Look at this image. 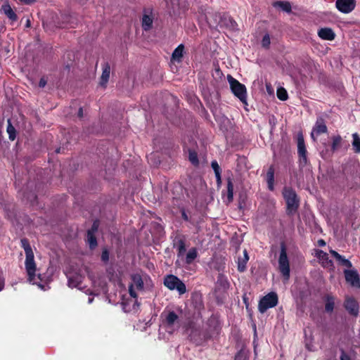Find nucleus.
Wrapping results in <instances>:
<instances>
[{
	"instance_id": "37",
	"label": "nucleus",
	"mask_w": 360,
	"mask_h": 360,
	"mask_svg": "<svg viewBox=\"0 0 360 360\" xmlns=\"http://www.w3.org/2000/svg\"><path fill=\"white\" fill-rule=\"evenodd\" d=\"M211 166H212V168L213 169L215 174H218V173L221 172L220 167L216 160H214L212 162Z\"/></svg>"
},
{
	"instance_id": "9",
	"label": "nucleus",
	"mask_w": 360,
	"mask_h": 360,
	"mask_svg": "<svg viewBox=\"0 0 360 360\" xmlns=\"http://www.w3.org/2000/svg\"><path fill=\"white\" fill-rule=\"evenodd\" d=\"M328 131L326 124L322 117H319L312 129L311 137L314 141L316 140V136L321 134H325Z\"/></svg>"
},
{
	"instance_id": "15",
	"label": "nucleus",
	"mask_w": 360,
	"mask_h": 360,
	"mask_svg": "<svg viewBox=\"0 0 360 360\" xmlns=\"http://www.w3.org/2000/svg\"><path fill=\"white\" fill-rule=\"evenodd\" d=\"M345 307L352 315L356 316L358 314L359 306L356 301L353 298L347 297L345 302Z\"/></svg>"
},
{
	"instance_id": "32",
	"label": "nucleus",
	"mask_w": 360,
	"mask_h": 360,
	"mask_svg": "<svg viewBox=\"0 0 360 360\" xmlns=\"http://www.w3.org/2000/svg\"><path fill=\"white\" fill-rule=\"evenodd\" d=\"M275 6H278L283 11L290 12L291 11V5L289 2L287 1H277L275 3Z\"/></svg>"
},
{
	"instance_id": "31",
	"label": "nucleus",
	"mask_w": 360,
	"mask_h": 360,
	"mask_svg": "<svg viewBox=\"0 0 360 360\" xmlns=\"http://www.w3.org/2000/svg\"><path fill=\"white\" fill-rule=\"evenodd\" d=\"M6 131L8 134L9 139L13 141L16 137V134H15L16 131H15V127L12 125L10 120H8V125H7Z\"/></svg>"
},
{
	"instance_id": "51",
	"label": "nucleus",
	"mask_w": 360,
	"mask_h": 360,
	"mask_svg": "<svg viewBox=\"0 0 360 360\" xmlns=\"http://www.w3.org/2000/svg\"><path fill=\"white\" fill-rule=\"evenodd\" d=\"M94 298L93 297H89L88 302L91 304L93 302Z\"/></svg>"
},
{
	"instance_id": "47",
	"label": "nucleus",
	"mask_w": 360,
	"mask_h": 360,
	"mask_svg": "<svg viewBox=\"0 0 360 360\" xmlns=\"http://www.w3.org/2000/svg\"><path fill=\"white\" fill-rule=\"evenodd\" d=\"M22 2H24L25 4H32L35 1V0H20Z\"/></svg>"
},
{
	"instance_id": "14",
	"label": "nucleus",
	"mask_w": 360,
	"mask_h": 360,
	"mask_svg": "<svg viewBox=\"0 0 360 360\" xmlns=\"http://www.w3.org/2000/svg\"><path fill=\"white\" fill-rule=\"evenodd\" d=\"M102 74L101 76L100 85L103 87H106L108 82L110 74V66L108 63H104L102 65Z\"/></svg>"
},
{
	"instance_id": "3",
	"label": "nucleus",
	"mask_w": 360,
	"mask_h": 360,
	"mask_svg": "<svg viewBox=\"0 0 360 360\" xmlns=\"http://www.w3.org/2000/svg\"><path fill=\"white\" fill-rule=\"evenodd\" d=\"M227 81L232 93L244 104L247 105V90L244 84L240 83L231 75H227Z\"/></svg>"
},
{
	"instance_id": "13",
	"label": "nucleus",
	"mask_w": 360,
	"mask_h": 360,
	"mask_svg": "<svg viewBox=\"0 0 360 360\" xmlns=\"http://www.w3.org/2000/svg\"><path fill=\"white\" fill-rule=\"evenodd\" d=\"M316 257L319 259L321 265L324 268H328L330 269H333V262L328 257V255L326 252H323L321 250H318L316 254Z\"/></svg>"
},
{
	"instance_id": "43",
	"label": "nucleus",
	"mask_w": 360,
	"mask_h": 360,
	"mask_svg": "<svg viewBox=\"0 0 360 360\" xmlns=\"http://www.w3.org/2000/svg\"><path fill=\"white\" fill-rule=\"evenodd\" d=\"M46 83H47L46 80L44 77H42L39 80V86L41 88H44L46 86Z\"/></svg>"
},
{
	"instance_id": "40",
	"label": "nucleus",
	"mask_w": 360,
	"mask_h": 360,
	"mask_svg": "<svg viewBox=\"0 0 360 360\" xmlns=\"http://www.w3.org/2000/svg\"><path fill=\"white\" fill-rule=\"evenodd\" d=\"M340 360H352V359L349 354H347L344 351H342L340 356Z\"/></svg>"
},
{
	"instance_id": "42",
	"label": "nucleus",
	"mask_w": 360,
	"mask_h": 360,
	"mask_svg": "<svg viewBox=\"0 0 360 360\" xmlns=\"http://www.w3.org/2000/svg\"><path fill=\"white\" fill-rule=\"evenodd\" d=\"M65 21H63V22H61V23H60V22H58V25H57V27H60V28L66 27V26H67V23L69 22V20H68V19H69V18H70V17H68V16H65Z\"/></svg>"
},
{
	"instance_id": "27",
	"label": "nucleus",
	"mask_w": 360,
	"mask_h": 360,
	"mask_svg": "<svg viewBox=\"0 0 360 360\" xmlns=\"http://www.w3.org/2000/svg\"><path fill=\"white\" fill-rule=\"evenodd\" d=\"M335 298L333 296L327 295L326 297L325 309L327 312H332L334 309Z\"/></svg>"
},
{
	"instance_id": "22",
	"label": "nucleus",
	"mask_w": 360,
	"mask_h": 360,
	"mask_svg": "<svg viewBox=\"0 0 360 360\" xmlns=\"http://www.w3.org/2000/svg\"><path fill=\"white\" fill-rule=\"evenodd\" d=\"M330 253L340 262V264L348 268L352 267V263L348 259L340 255L338 252L333 250H330Z\"/></svg>"
},
{
	"instance_id": "52",
	"label": "nucleus",
	"mask_w": 360,
	"mask_h": 360,
	"mask_svg": "<svg viewBox=\"0 0 360 360\" xmlns=\"http://www.w3.org/2000/svg\"><path fill=\"white\" fill-rule=\"evenodd\" d=\"M60 152V149L56 150V153H58Z\"/></svg>"
},
{
	"instance_id": "11",
	"label": "nucleus",
	"mask_w": 360,
	"mask_h": 360,
	"mask_svg": "<svg viewBox=\"0 0 360 360\" xmlns=\"http://www.w3.org/2000/svg\"><path fill=\"white\" fill-rule=\"evenodd\" d=\"M356 5L355 0H336V8L343 13H349L352 12Z\"/></svg>"
},
{
	"instance_id": "1",
	"label": "nucleus",
	"mask_w": 360,
	"mask_h": 360,
	"mask_svg": "<svg viewBox=\"0 0 360 360\" xmlns=\"http://www.w3.org/2000/svg\"><path fill=\"white\" fill-rule=\"evenodd\" d=\"M22 247L25 252V269L27 274V281L33 284L38 285L40 288L44 289V286L41 284L42 278L40 274H36L37 266L34 262V252L32 248L25 238L21 240Z\"/></svg>"
},
{
	"instance_id": "19",
	"label": "nucleus",
	"mask_w": 360,
	"mask_h": 360,
	"mask_svg": "<svg viewBox=\"0 0 360 360\" xmlns=\"http://www.w3.org/2000/svg\"><path fill=\"white\" fill-rule=\"evenodd\" d=\"M184 52V46L179 44L173 51L172 55V60L180 62L183 58Z\"/></svg>"
},
{
	"instance_id": "8",
	"label": "nucleus",
	"mask_w": 360,
	"mask_h": 360,
	"mask_svg": "<svg viewBox=\"0 0 360 360\" xmlns=\"http://www.w3.org/2000/svg\"><path fill=\"white\" fill-rule=\"evenodd\" d=\"M297 153L300 157V165L304 167L307 165V157L304 140L302 134L297 136Z\"/></svg>"
},
{
	"instance_id": "46",
	"label": "nucleus",
	"mask_w": 360,
	"mask_h": 360,
	"mask_svg": "<svg viewBox=\"0 0 360 360\" xmlns=\"http://www.w3.org/2000/svg\"><path fill=\"white\" fill-rule=\"evenodd\" d=\"M78 117L82 118L83 117V109L80 108L78 111Z\"/></svg>"
},
{
	"instance_id": "7",
	"label": "nucleus",
	"mask_w": 360,
	"mask_h": 360,
	"mask_svg": "<svg viewBox=\"0 0 360 360\" xmlns=\"http://www.w3.org/2000/svg\"><path fill=\"white\" fill-rule=\"evenodd\" d=\"M164 323L169 333L174 332L180 327L179 317L174 311H169L165 314Z\"/></svg>"
},
{
	"instance_id": "45",
	"label": "nucleus",
	"mask_w": 360,
	"mask_h": 360,
	"mask_svg": "<svg viewBox=\"0 0 360 360\" xmlns=\"http://www.w3.org/2000/svg\"><path fill=\"white\" fill-rule=\"evenodd\" d=\"M318 244L319 246H325L326 242L323 239H320L318 240Z\"/></svg>"
},
{
	"instance_id": "29",
	"label": "nucleus",
	"mask_w": 360,
	"mask_h": 360,
	"mask_svg": "<svg viewBox=\"0 0 360 360\" xmlns=\"http://www.w3.org/2000/svg\"><path fill=\"white\" fill-rule=\"evenodd\" d=\"M352 146L356 153H360V137L357 133L352 134Z\"/></svg>"
},
{
	"instance_id": "18",
	"label": "nucleus",
	"mask_w": 360,
	"mask_h": 360,
	"mask_svg": "<svg viewBox=\"0 0 360 360\" xmlns=\"http://www.w3.org/2000/svg\"><path fill=\"white\" fill-rule=\"evenodd\" d=\"M266 182L268 185V188L270 191H274V168L273 166H271L266 173Z\"/></svg>"
},
{
	"instance_id": "6",
	"label": "nucleus",
	"mask_w": 360,
	"mask_h": 360,
	"mask_svg": "<svg viewBox=\"0 0 360 360\" xmlns=\"http://www.w3.org/2000/svg\"><path fill=\"white\" fill-rule=\"evenodd\" d=\"M278 266L279 270L284 277L288 281L290 278V265L289 261L287 256L286 250L284 245L281 246L280 256L278 259Z\"/></svg>"
},
{
	"instance_id": "25",
	"label": "nucleus",
	"mask_w": 360,
	"mask_h": 360,
	"mask_svg": "<svg viewBox=\"0 0 360 360\" xmlns=\"http://www.w3.org/2000/svg\"><path fill=\"white\" fill-rule=\"evenodd\" d=\"M153 25V18L151 16L144 15L142 18V27L144 30L148 31L151 29Z\"/></svg>"
},
{
	"instance_id": "44",
	"label": "nucleus",
	"mask_w": 360,
	"mask_h": 360,
	"mask_svg": "<svg viewBox=\"0 0 360 360\" xmlns=\"http://www.w3.org/2000/svg\"><path fill=\"white\" fill-rule=\"evenodd\" d=\"M217 183L218 185L221 184V172L218 173V174H215Z\"/></svg>"
},
{
	"instance_id": "38",
	"label": "nucleus",
	"mask_w": 360,
	"mask_h": 360,
	"mask_svg": "<svg viewBox=\"0 0 360 360\" xmlns=\"http://www.w3.org/2000/svg\"><path fill=\"white\" fill-rule=\"evenodd\" d=\"M101 260L103 262H105V263H107L108 262V260H109V252H108L107 249H104L102 251Z\"/></svg>"
},
{
	"instance_id": "17",
	"label": "nucleus",
	"mask_w": 360,
	"mask_h": 360,
	"mask_svg": "<svg viewBox=\"0 0 360 360\" xmlns=\"http://www.w3.org/2000/svg\"><path fill=\"white\" fill-rule=\"evenodd\" d=\"M82 276L79 274H73L68 276V286L70 288H77L81 289Z\"/></svg>"
},
{
	"instance_id": "30",
	"label": "nucleus",
	"mask_w": 360,
	"mask_h": 360,
	"mask_svg": "<svg viewBox=\"0 0 360 360\" xmlns=\"http://www.w3.org/2000/svg\"><path fill=\"white\" fill-rule=\"evenodd\" d=\"M342 137L340 135H337L333 137V142L331 145V149L333 151L337 150L341 147Z\"/></svg>"
},
{
	"instance_id": "39",
	"label": "nucleus",
	"mask_w": 360,
	"mask_h": 360,
	"mask_svg": "<svg viewBox=\"0 0 360 360\" xmlns=\"http://www.w3.org/2000/svg\"><path fill=\"white\" fill-rule=\"evenodd\" d=\"M5 281L3 276V272L0 269V291H1L4 288Z\"/></svg>"
},
{
	"instance_id": "2",
	"label": "nucleus",
	"mask_w": 360,
	"mask_h": 360,
	"mask_svg": "<svg viewBox=\"0 0 360 360\" xmlns=\"http://www.w3.org/2000/svg\"><path fill=\"white\" fill-rule=\"evenodd\" d=\"M283 196L286 202V212L289 215L295 214L300 206V199L295 191L290 187H284Z\"/></svg>"
},
{
	"instance_id": "24",
	"label": "nucleus",
	"mask_w": 360,
	"mask_h": 360,
	"mask_svg": "<svg viewBox=\"0 0 360 360\" xmlns=\"http://www.w3.org/2000/svg\"><path fill=\"white\" fill-rule=\"evenodd\" d=\"M198 257V252L195 248L188 250L186 255L185 262L187 264H191Z\"/></svg>"
},
{
	"instance_id": "10",
	"label": "nucleus",
	"mask_w": 360,
	"mask_h": 360,
	"mask_svg": "<svg viewBox=\"0 0 360 360\" xmlns=\"http://www.w3.org/2000/svg\"><path fill=\"white\" fill-rule=\"evenodd\" d=\"M131 280L132 283L129 286V291L130 295L132 297L136 298L137 295L134 291V289L138 290H142L143 288V281L141 275L138 274L132 275Z\"/></svg>"
},
{
	"instance_id": "35",
	"label": "nucleus",
	"mask_w": 360,
	"mask_h": 360,
	"mask_svg": "<svg viewBox=\"0 0 360 360\" xmlns=\"http://www.w3.org/2000/svg\"><path fill=\"white\" fill-rule=\"evenodd\" d=\"M189 160L194 165H197L198 164V155L195 152H193V151L189 152Z\"/></svg>"
},
{
	"instance_id": "48",
	"label": "nucleus",
	"mask_w": 360,
	"mask_h": 360,
	"mask_svg": "<svg viewBox=\"0 0 360 360\" xmlns=\"http://www.w3.org/2000/svg\"><path fill=\"white\" fill-rule=\"evenodd\" d=\"M182 217L186 221L188 220V217L184 211L182 212Z\"/></svg>"
},
{
	"instance_id": "12",
	"label": "nucleus",
	"mask_w": 360,
	"mask_h": 360,
	"mask_svg": "<svg viewBox=\"0 0 360 360\" xmlns=\"http://www.w3.org/2000/svg\"><path fill=\"white\" fill-rule=\"evenodd\" d=\"M345 276L347 283L353 287H360L359 274L354 270H345Z\"/></svg>"
},
{
	"instance_id": "41",
	"label": "nucleus",
	"mask_w": 360,
	"mask_h": 360,
	"mask_svg": "<svg viewBox=\"0 0 360 360\" xmlns=\"http://www.w3.org/2000/svg\"><path fill=\"white\" fill-rule=\"evenodd\" d=\"M98 224L96 222H94L91 228L89 230H88L87 233H91L92 234H95V233L98 230Z\"/></svg>"
},
{
	"instance_id": "26",
	"label": "nucleus",
	"mask_w": 360,
	"mask_h": 360,
	"mask_svg": "<svg viewBox=\"0 0 360 360\" xmlns=\"http://www.w3.org/2000/svg\"><path fill=\"white\" fill-rule=\"evenodd\" d=\"M86 243H88L89 248L91 250L95 249L98 245L95 234H92L91 233H87Z\"/></svg>"
},
{
	"instance_id": "23",
	"label": "nucleus",
	"mask_w": 360,
	"mask_h": 360,
	"mask_svg": "<svg viewBox=\"0 0 360 360\" xmlns=\"http://www.w3.org/2000/svg\"><path fill=\"white\" fill-rule=\"evenodd\" d=\"M1 9L10 20L13 21L17 20V15L14 13L9 4H4Z\"/></svg>"
},
{
	"instance_id": "36",
	"label": "nucleus",
	"mask_w": 360,
	"mask_h": 360,
	"mask_svg": "<svg viewBox=\"0 0 360 360\" xmlns=\"http://www.w3.org/2000/svg\"><path fill=\"white\" fill-rule=\"evenodd\" d=\"M234 360H248L247 354L245 351H240L235 356Z\"/></svg>"
},
{
	"instance_id": "20",
	"label": "nucleus",
	"mask_w": 360,
	"mask_h": 360,
	"mask_svg": "<svg viewBox=\"0 0 360 360\" xmlns=\"http://www.w3.org/2000/svg\"><path fill=\"white\" fill-rule=\"evenodd\" d=\"M174 247L176 248L178 257H184L186 250L184 240L182 238L178 239L174 243Z\"/></svg>"
},
{
	"instance_id": "5",
	"label": "nucleus",
	"mask_w": 360,
	"mask_h": 360,
	"mask_svg": "<svg viewBox=\"0 0 360 360\" xmlns=\"http://www.w3.org/2000/svg\"><path fill=\"white\" fill-rule=\"evenodd\" d=\"M278 301L277 294L274 292H269L260 300L258 309L261 313H264L268 309L276 306Z\"/></svg>"
},
{
	"instance_id": "4",
	"label": "nucleus",
	"mask_w": 360,
	"mask_h": 360,
	"mask_svg": "<svg viewBox=\"0 0 360 360\" xmlns=\"http://www.w3.org/2000/svg\"><path fill=\"white\" fill-rule=\"evenodd\" d=\"M164 285L171 290H176L180 295L186 291L185 284L176 276L168 275L164 279Z\"/></svg>"
},
{
	"instance_id": "34",
	"label": "nucleus",
	"mask_w": 360,
	"mask_h": 360,
	"mask_svg": "<svg viewBox=\"0 0 360 360\" xmlns=\"http://www.w3.org/2000/svg\"><path fill=\"white\" fill-rule=\"evenodd\" d=\"M271 44L270 36L269 34H264L262 40V46L265 49H268Z\"/></svg>"
},
{
	"instance_id": "49",
	"label": "nucleus",
	"mask_w": 360,
	"mask_h": 360,
	"mask_svg": "<svg viewBox=\"0 0 360 360\" xmlns=\"http://www.w3.org/2000/svg\"><path fill=\"white\" fill-rule=\"evenodd\" d=\"M123 304V309H124L125 311H129V309H127V305L124 302L122 303Z\"/></svg>"
},
{
	"instance_id": "21",
	"label": "nucleus",
	"mask_w": 360,
	"mask_h": 360,
	"mask_svg": "<svg viewBox=\"0 0 360 360\" xmlns=\"http://www.w3.org/2000/svg\"><path fill=\"white\" fill-rule=\"evenodd\" d=\"M249 259L248 252L246 250L243 251V256L238 259V269L240 272H243L246 269V264Z\"/></svg>"
},
{
	"instance_id": "33",
	"label": "nucleus",
	"mask_w": 360,
	"mask_h": 360,
	"mask_svg": "<svg viewBox=\"0 0 360 360\" xmlns=\"http://www.w3.org/2000/svg\"><path fill=\"white\" fill-rule=\"evenodd\" d=\"M276 94L278 98L281 101H286L288 99V93L283 87H280L277 89Z\"/></svg>"
},
{
	"instance_id": "16",
	"label": "nucleus",
	"mask_w": 360,
	"mask_h": 360,
	"mask_svg": "<svg viewBox=\"0 0 360 360\" xmlns=\"http://www.w3.org/2000/svg\"><path fill=\"white\" fill-rule=\"evenodd\" d=\"M318 35L323 39L325 40H333L335 39V34L330 28H321L318 32Z\"/></svg>"
},
{
	"instance_id": "28",
	"label": "nucleus",
	"mask_w": 360,
	"mask_h": 360,
	"mask_svg": "<svg viewBox=\"0 0 360 360\" xmlns=\"http://www.w3.org/2000/svg\"><path fill=\"white\" fill-rule=\"evenodd\" d=\"M233 184L232 182V179L231 178H228L227 179V199L230 202L233 200Z\"/></svg>"
},
{
	"instance_id": "50",
	"label": "nucleus",
	"mask_w": 360,
	"mask_h": 360,
	"mask_svg": "<svg viewBox=\"0 0 360 360\" xmlns=\"http://www.w3.org/2000/svg\"><path fill=\"white\" fill-rule=\"evenodd\" d=\"M26 27H30V20H27V22H26Z\"/></svg>"
}]
</instances>
